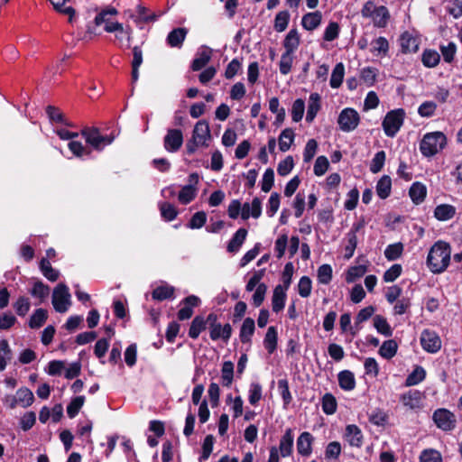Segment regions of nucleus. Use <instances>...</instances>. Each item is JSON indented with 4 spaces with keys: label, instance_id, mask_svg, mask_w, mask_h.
<instances>
[{
    "label": "nucleus",
    "instance_id": "nucleus-1",
    "mask_svg": "<svg viewBox=\"0 0 462 462\" xmlns=\"http://www.w3.org/2000/svg\"><path fill=\"white\" fill-rule=\"evenodd\" d=\"M451 249L448 243L443 241L436 242L430 250L427 263L432 273H439L444 272L450 262Z\"/></svg>",
    "mask_w": 462,
    "mask_h": 462
},
{
    "label": "nucleus",
    "instance_id": "nucleus-2",
    "mask_svg": "<svg viewBox=\"0 0 462 462\" xmlns=\"http://www.w3.org/2000/svg\"><path fill=\"white\" fill-rule=\"evenodd\" d=\"M211 139L210 129L208 122L200 120L196 123L191 138L186 143V151L193 154L199 146L208 147Z\"/></svg>",
    "mask_w": 462,
    "mask_h": 462
},
{
    "label": "nucleus",
    "instance_id": "nucleus-3",
    "mask_svg": "<svg viewBox=\"0 0 462 462\" xmlns=\"http://www.w3.org/2000/svg\"><path fill=\"white\" fill-rule=\"evenodd\" d=\"M446 144L447 137L442 132L428 133L420 143V150L424 156L430 157L443 150Z\"/></svg>",
    "mask_w": 462,
    "mask_h": 462
},
{
    "label": "nucleus",
    "instance_id": "nucleus-4",
    "mask_svg": "<svg viewBox=\"0 0 462 462\" xmlns=\"http://www.w3.org/2000/svg\"><path fill=\"white\" fill-rule=\"evenodd\" d=\"M81 135L85 138L87 144H88L93 150L101 152L103 149L111 144L115 138V134L104 135L100 133L98 128L96 127H86L81 131Z\"/></svg>",
    "mask_w": 462,
    "mask_h": 462
},
{
    "label": "nucleus",
    "instance_id": "nucleus-5",
    "mask_svg": "<svg viewBox=\"0 0 462 462\" xmlns=\"http://www.w3.org/2000/svg\"><path fill=\"white\" fill-rule=\"evenodd\" d=\"M107 15L108 12H101L97 14L95 17V24L97 26L104 24V29L107 32H120L121 34H125L126 46L129 47L133 34L132 28H125L120 23L109 21Z\"/></svg>",
    "mask_w": 462,
    "mask_h": 462
},
{
    "label": "nucleus",
    "instance_id": "nucleus-6",
    "mask_svg": "<svg viewBox=\"0 0 462 462\" xmlns=\"http://www.w3.org/2000/svg\"><path fill=\"white\" fill-rule=\"evenodd\" d=\"M51 301L57 312L64 313L68 311L71 305V295L68 286L64 283H59L53 290Z\"/></svg>",
    "mask_w": 462,
    "mask_h": 462
},
{
    "label": "nucleus",
    "instance_id": "nucleus-7",
    "mask_svg": "<svg viewBox=\"0 0 462 462\" xmlns=\"http://www.w3.org/2000/svg\"><path fill=\"white\" fill-rule=\"evenodd\" d=\"M360 123L358 112L351 107L344 108L338 115L337 124L339 129L345 133L356 130Z\"/></svg>",
    "mask_w": 462,
    "mask_h": 462
},
{
    "label": "nucleus",
    "instance_id": "nucleus-8",
    "mask_svg": "<svg viewBox=\"0 0 462 462\" xmlns=\"http://www.w3.org/2000/svg\"><path fill=\"white\" fill-rule=\"evenodd\" d=\"M403 122V110L396 109L388 112L383 121V129L389 137H393L400 130Z\"/></svg>",
    "mask_w": 462,
    "mask_h": 462
},
{
    "label": "nucleus",
    "instance_id": "nucleus-9",
    "mask_svg": "<svg viewBox=\"0 0 462 462\" xmlns=\"http://www.w3.org/2000/svg\"><path fill=\"white\" fill-rule=\"evenodd\" d=\"M432 419L437 427L442 430L449 431L455 429L456 416L450 411L441 408L434 411Z\"/></svg>",
    "mask_w": 462,
    "mask_h": 462
},
{
    "label": "nucleus",
    "instance_id": "nucleus-10",
    "mask_svg": "<svg viewBox=\"0 0 462 462\" xmlns=\"http://www.w3.org/2000/svg\"><path fill=\"white\" fill-rule=\"evenodd\" d=\"M420 345L428 353H437L441 348V339L439 335L430 329H424L420 335Z\"/></svg>",
    "mask_w": 462,
    "mask_h": 462
},
{
    "label": "nucleus",
    "instance_id": "nucleus-11",
    "mask_svg": "<svg viewBox=\"0 0 462 462\" xmlns=\"http://www.w3.org/2000/svg\"><path fill=\"white\" fill-rule=\"evenodd\" d=\"M183 143V134L180 129H169L163 139L164 149L169 152H176Z\"/></svg>",
    "mask_w": 462,
    "mask_h": 462
},
{
    "label": "nucleus",
    "instance_id": "nucleus-12",
    "mask_svg": "<svg viewBox=\"0 0 462 462\" xmlns=\"http://www.w3.org/2000/svg\"><path fill=\"white\" fill-rule=\"evenodd\" d=\"M198 181L199 175L197 173H192L189 176L190 183L182 187L178 195V199L181 204H189L196 198L198 193V188L196 187V184L198 183Z\"/></svg>",
    "mask_w": 462,
    "mask_h": 462
},
{
    "label": "nucleus",
    "instance_id": "nucleus-13",
    "mask_svg": "<svg viewBox=\"0 0 462 462\" xmlns=\"http://www.w3.org/2000/svg\"><path fill=\"white\" fill-rule=\"evenodd\" d=\"M232 335V327L229 323L225 325L219 324H210L209 326V336L213 341H217L218 339L223 340L225 343H227Z\"/></svg>",
    "mask_w": 462,
    "mask_h": 462
},
{
    "label": "nucleus",
    "instance_id": "nucleus-14",
    "mask_svg": "<svg viewBox=\"0 0 462 462\" xmlns=\"http://www.w3.org/2000/svg\"><path fill=\"white\" fill-rule=\"evenodd\" d=\"M212 52V49L208 46L200 47L192 61V70L198 71L203 69L211 60Z\"/></svg>",
    "mask_w": 462,
    "mask_h": 462
},
{
    "label": "nucleus",
    "instance_id": "nucleus-15",
    "mask_svg": "<svg viewBox=\"0 0 462 462\" xmlns=\"http://www.w3.org/2000/svg\"><path fill=\"white\" fill-rule=\"evenodd\" d=\"M262 214V202L258 198H254L251 203H244L242 206L241 217L243 219H248L250 217L258 218Z\"/></svg>",
    "mask_w": 462,
    "mask_h": 462
},
{
    "label": "nucleus",
    "instance_id": "nucleus-16",
    "mask_svg": "<svg viewBox=\"0 0 462 462\" xmlns=\"http://www.w3.org/2000/svg\"><path fill=\"white\" fill-rule=\"evenodd\" d=\"M294 438L291 429H287L282 436L279 443L278 451L282 457L291 456L293 449Z\"/></svg>",
    "mask_w": 462,
    "mask_h": 462
},
{
    "label": "nucleus",
    "instance_id": "nucleus-17",
    "mask_svg": "<svg viewBox=\"0 0 462 462\" xmlns=\"http://www.w3.org/2000/svg\"><path fill=\"white\" fill-rule=\"evenodd\" d=\"M313 437L310 432H302L297 439V451L304 457H308L312 452Z\"/></svg>",
    "mask_w": 462,
    "mask_h": 462
},
{
    "label": "nucleus",
    "instance_id": "nucleus-18",
    "mask_svg": "<svg viewBox=\"0 0 462 462\" xmlns=\"http://www.w3.org/2000/svg\"><path fill=\"white\" fill-rule=\"evenodd\" d=\"M345 439L352 447H361L363 443V434L361 430L354 424L346 427Z\"/></svg>",
    "mask_w": 462,
    "mask_h": 462
},
{
    "label": "nucleus",
    "instance_id": "nucleus-19",
    "mask_svg": "<svg viewBox=\"0 0 462 462\" xmlns=\"http://www.w3.org/2000/svg\"><path fill=\"white\" fill-rule=\"evenodd\" d=\"M286 291V288L281 284L274 288L272 298V307L274 312L278 313L283 310L287 297Z\"/></svg>",
    "mask_w": 462,
    "mask_h": 462
},
{
    "label": "nucleus",
    "instance_id": "nucleus-20",
    "mask_svg": "<svg viewBox=\"0 0 462 462\" xmlns=\"http://www.w3.org/2000/svg\"><path fill=\"white\" fill-rule=\"evenodd\" d=\"M360 228V225H355L346 235V245L345 246V258L350 259L355 253L357 245L356 233Z\"/></svg>",
    "mask_w": 462,
    "mask_h": 462
},
{
    "label": "nucleus",
    "instance_id": "nucleus-21",
    "mask_svg": "<svg viewBox=\"0 0 462 462\" xmlns=\"http://www.w3.org/2000/svg\"><path fill=\"white\" fill-rule=\"evenodd\" d=\"M427 195L426 186L419 181L414 182L409 189V196L415 205L422 203Z\"/></svg>",
    "mask_w": 462,
    "mask_h": 462
},
{
    "label": "nucleus",
    "instance_id": "nucleus-22",
    "mask_svg": "<svg viewBox=\"0 0 462 462\" xmlns=\"http://www.w3.org/2000/svg\"><path fill=\"white\" fill-rule=\"evenodd\" d=\"M300 42V33L297 29H291L286 34L283 41L285 52L294 53Z\"/></svg>",
    "mask_w": 462,
    "mask_h": 462
},
{
    "label": "nucleus",
    "instance_id": "nucleus-23",
    "mask_svg": "<svg viewBox=\"0 0 462 462\" xmlns=\"http://www.w3.org/2000/svg\"><path fill=\"white\" fill-rule=\"evenodd\" d=\"M338 384L344 391H352L356 387V378L349 370H343L337 374Z\"/></svg>",
    "mask_w": 462,
    "mask_h": 462
},
{
    "label": "nucleus",
    "instance_id": "nucleus-24",
    "mask_svg": "<svg viewBox=\"0 0 462 462\" xmlns=\"http://www.w3.org/2000/svg\"><path fill=\"white\" fill-rule=\"evenodd\" d=\"M322 15L319 11L308 13L303 15L301 20L302 27L307 31H313L318 28L321 23Z\"/></svg>",
    "mask_w": 462,
    "mask_h": 462
},
{
    "label": "nucleus",
    "instance_id": "nucleus-25",
    "mask_svg": "<svg viewBox=\"0 0 462 462\" xmlns=\"http://www.w3.org/2000/svg\"><path fill=\"white\" fill-rule=\"evenodd\" d=\"M255 330L254 320L252 318H246L241 326L239 337L242 343H250Z\"/></svg>",
    "mask_w": 462,
    "mask_h": 462
},
{
    "label": "nucleus",
    "instance_id": "nucleus-26",
    "mask_svg": "<svg viewBox=\"0 0 462 462\" xmlns=\"http://www.w3.org/2000/svg\"><path fill=\"white\" fill-rule=\"evenodd\" d=\"M246 236L247 230L245 228H239L229 241L227 245V251L233 254L237 253L245 241Z\"/></svg>",
    "mask_w": 462,
    "mask_h": 462
},
{
    "label": "nucleus",
    "instance_id": "nucleus-27",
    "mask_svg": "<svg viewBox=\"0 0 462 462\" xmlns=\"http://www.w3.org/2000/svg\"><path fill=\"white\" fill-rule=\"evenodd\" d=\"M320 109V96L318 93H311L309 97L306 120L312 122Z\"/></svg>",
    "mask_w": 462,
    "mask_h": 462
},
{
    "label": "nucleus",
    "instance_id": "nucleus-28",
    "mask_svg": "<svg viewBox=\"0 0 462 462\" xmlns=\"http://www.w3.org/2000/svg\"><path fill=\"white\" fill-rule=\"evenodd\" d=\"M456 214V208L449 204H440L434 210L435 217L439 221L451 219Z\"/></svg>",
    "mask_w": 462,
    "mask_h": 462
},
{
    "label": "nucleus",
    "instance_id": "nucleus-29",
    "mask_svg": "<svg viewBox=\"0 0 462 462\" xmlns=\"http://www.w3.org/2000/svg\"><path fill=\"white\" fill-rule=\"evenodd\" d=\"M136 13V14H131L130 18L138 26H141V24L143 23L153 22L156 19V15L154 14H148V10L141 5H137Z\"/></svg>",
    "mask_w": 462,
    "mask_h": 462
},
{
    "label": "nucleus",
    "instance_id": "nucleus-30",
    "mask_svg": "<svg viewBox=\"0 0 462 462\" xmlns=\"http://www.w3.org/2000/svg\"><path fill=\"white\" fill-rule=\"evenodd\" d=\"M278 335L275 327H269L263 338V346L269 354L277 348Z\"/></svg>",
    "mask_w": 462,
    "mask_h": 462
},
{
    "label": "nucleus",
    "instance_id": "nucleus-31",
    "mask_svg": "<svg viewBox=\"0 0 462 462\" xmlns=\"http://www.w3.org/2000/svg\"><path fill=\"white\" fill-rule=\"evenodd\" d=\"M15 395L17 396L19 406L23 408L30 407L34 402V395L27 387L19 388L16 391Z\"/></svg>",
    "mask_w": 462,
    "mask_h": 462
},
{
    "label": "nucleus",
    "instance_id": "nucleus-32",
    "mask_svg": "<svg viewBox=\"0 0 462 462\" xmlns=\"http://www.w3.org/2000/svg\"><path fill=\"white\" fill-rule=\"evenodd\" d=\"M187 30L185 28L174 29L168 34L167 42L171 47H180L185 40Z\"/></svg>",
    "mask_w": 462,
    "mask_h": 462
},
{
    "label": "nucleus",
    "instance_id": "nucleus-33",
    "mask_svg": "<svg viewBox=\"0 0 462 462\" xmlns=\"http://www.w3.org/2000/svg\"><path fill=\"white\" fill-rule=\"evenodd\" d=\"M426 377V371L420 365H414L412 371L406 377V385H416Z\"/></svg>",
    "mask_w": 462,
    "mask_h": 462
},
{
    "label": "nucleus",
    "instance_id": "nucleus-34",
    "mask_svg": "<svg viewBox=\"0 0 462 462\" xmlns=\"http://www.w3.org/2000/svg\"><path fill=\"white\" fill-rule=\"evenodd\" d=\"M12 359V350L6 339L0 340V372L4 371Z\"/></svg>",
    "mask_w": 462,
    "mask_h": 462
},
{
    "label": "nucleus",
    "instance_id": "nucleus-35",
    "mask_svg": "<svg viewBox=\"0 0 462 462\" xmlns=\"http://www.w3.org/2000/svg\"><path fill=\"white\" fill-rule=\"evenodd\" d=\"M398 345L395 340L389 339L383 343L379 348V355L385 359L393 358L397 352Z\"/></svg>",
    "mask_w": 462,
    "mask_h": 462
},
{
    "label": "nucleus",
    "instance_id": "nucleus-36",
    "mask_svg": "<svg viewBox=\"0 0 462 462\" xmlns=\"http://www.w3.org/2000/svg\"><path fill=\"white\" fill-rule=\"evenodd\" d=\"M345 76V66L342 62L337 63L333 69L330 77V87L332 88H337L341 86Z\"/></svg>",
    "mask_w": 462,
    "mask_h": 462
},
{
    "label": "nucleus",
    "instance_id": "nucleus-37",
    "mask_svg": "<svg viewBox=\"0 0 462 462\" xmlns=\"http://www.w3.org/2000/svg\"><path fill=\"white\" fill-rule=\"evenodd\" d=\"M32 297L40 300V303L45 300L49 296L50 288L41 281H36L33 283L32 288L30 291Z\"/></svg>",
    "mask_w": 462,
    "mask_h": 462
},
{
    "label": "nucleus",
    "instance_id": "nucleus-38",
    "mask_svg": "<svg viewBox=\"0 0 462 462\" xmlns=\"http://www.w3.org/2000/svg\"><path fill=\"white\" fill-rule=\"evenodd\" d=\"M161 216L166 221H172L176 218L178 215L177 208L169 202H159L158 204Z\"/></svg>",
    "mask_w": 462,
    "mask_h": 462
},
{
    "label": "nucleus",
    "instance_id": "nucleus-39",
    "mask_svg": "<svg viewBox=\"0 0 462 462\" xmlns=\"http://www.w3.org/2000/svg\"><path fill=\"white\" fill-rule=\"evenodd\" d=\"M391 178L383 175L376 184V193L381 199H386L391 193Z\"/></svg>",
    "mask_w": 462,
    "mask_h": 462
},
{
    "label": "nucleus",
    "instance_id": "nucleus-40",
    "mask_svg": "<svg viewBox=\"0 0 462 462\" xmlns=\"http://www.w3.org/2000/svg\"><path fill=\"white\" fill-rule=\"evenodd\" d=\"M206 328V320L202 316H197L193 319L189 329V336L196 339L199 337L201 331Z\"/></svg>",
    "mask_w": 462,
    "mask_h": 462
},
{
    "label": "nucleus",
    "instance_id": "nucleus-41",
    "mask_svg": "<svg viewBox=\"0 0 462 462\" xmlns=\"http://www.w3.org/2000/svg\"><path fill=\"white\" fill-rule=\"evenodd\" d=\"M389 19V12L383 5L378 6V10L373 14L371 20L375 27H384Z\"/></svg>",
    "mask_w": 462,
    "mask_h": 462
},
{
    "label": "nucleus",
    "instance_id": "nucleus-42",
    "mask_svg": "<svg viewBox=\"0 0 462 462\" xmlns=\"http://www.w3.org/2000/svg\"><path fill=\"white\" fill-rule=\"evenodd\" d=\"M294 140V132L291 128L284 129L279 137V148L282 152H287Z\"/></svg>",
    "mask_w": 462,
    "mask_h": 462
},
{
    "label": "nucleus",
    "instance_id": "nucleus-43",
    "mask_svg": "<svg viewBox=\"0 0 462 462\" xmlns=\"http://www.w3.org/2000/svg\"><path fill=\"white\" fill-rule=\"evenodd\" d=\"M234 378V364L231 361H225L221 369V379L224 386L229 387Z\"/></svg>",
    "mask_w": 462,
    "mask_h": 462
},
{
    "label": "nucleus",
    "instance_id": "nucleus-44",
    "mask_svg": "<svg viewBox=\"0 0 462 462\" xmlns=\"http://www.w3.org/2000/svg\"><path fill=\"white\" fill-rule=\"evenodd\" d=\"M322 411L328 415H332L337 411V400L331 393H325L321 400Z\"/></svg>",
    "mask_w": 462,
    "mask_h": 462
},
{
    "label": "nucleus",
    "instance_id": "nucleus-45",
    "mask_svg": "<svg viewBox=\"0 0 462 462\" xmlns=\"http://www.w3.org/2000/svg\"><path fill=\"white\" fill-rule=\"evenodd\" d=\"M48 319V312L43 309H37L31 316L29 326L31 328L42 327Z\"/></svg>",
    "mask_w": 462,
    "mask_h": 462
},
{
    "label": "nucleus",
    "instance_id": "nucleus-46",
    "mask_svg": "<svg viewBox=\"0 0 462 462\" xmlns=\"http://www.w3.org/2000/svg\"><path fill=\"white\" fill-rule=\"evenodd\" d=\"M69 149L78 158L89 157L91 150L78 141H70L68 144Z\"/></svg>",
    "mask_w": 462,
    "mask_h": 462
},
{
    "label": "nucleus",
    "instance_id": "nucleus-47",
    "mask_svg": "<svg viewBox=\"0 0 462 462\" xmlns=\"http://www.w3.org/2000/svg\"><path fill=\"white\" fill-rule=\"evenodd\" d=\"M440 60V55L434 50H425L422 54V63L427 68L436 67Z\"/></svg>",
    "mask_w": 462,
    "mask_h": 462
},
{
    "label": "nucleus",
    "instance_id": "nucleus-48",
    "mask_svg": "<svg viewBox=\"0 0 462 462\" xmlns=\"http://www.w3.org/2000/svg\"><path fill=\"white\" fill-rule=\"evenodd\" d=\"M290 22V14L288 11H280L277 13L274 19V30L282 32L286 30Z\"/></svg>",
    "mask_w": 462,
    "mask_h": 462
},
{
    "label": "nucleus",
    "instance_id": "nucleus-49",
    "mask_svg": "<svg viewBox=\"0 0 462 462\" xmlns=\"http://www.w3.org/2000/svg\"><path fill=\"white\" fill-rule=\"evenodd\" d=\"M40 268L42 274L51 282H55L58 280L60 273L59 271L53 269L51 265V263L47 259H42L40 263Z\"/></svg>",
    "mask_w": 462,
    "mask_h": 462
},
{
    "label": "nucleus",
    "instance_id": "nucleus-50",
    "mask_svg": "<svg viewBox=\"0 0 462 462\" xmlns=\"http://www.w3.org/2000/svg\"><path fill=\"white\" fill-rule=\"evenodd\" d=\"M174 288L170 285H162L152 291V298L157 300H164L172 298Z\"/></svg>",
    "mask_w": 462,
    "mask_h": 462
},
{
    "label": "nucleus",
    "instance_id": "nucleus-51",
    "mask_svg": "<svg viewBox=\"0 0 462 462\" xmlns=\"http://www.w3.org/2000/svg\"><path fill=\"white\" fill-rule=\"evenodd\" d=\"M226 403L230 405L234 419H237L243 414L244 402L240 396L233 398L231 395H228Z\"/></svg>",
    "mask_w": 462,
    "mask_h": 462
},
{
    "label": "nucleus",
    "instance_id": "nucleus-52",
    "mask_svg": "<svg viewBox=\"0 0 462 462\" xmlns=\"http://www.w3.org/2000/svg\"><path fill=\"white\" fill-rule=\"evenodd\" d=\"M332 267L329 264H322L319 267L317 272L318 282L320 284L327 285L332 280Z\"/></svg>",
    "mask_w": 462,
    "mask_h": 462
},
{
    "label": "nucleus",
    "instance_id": "nucleus-53",
    "mask_svg": "<svg viewBox=\"0 0 462 462\" xmlns=\"http://www.w3.org/2000/svg\"><path fill=\"white\" fill-rule=\"evenodd\" d=\"M374 326L378 333L386 337L392 335L391 327L383 316L376 315L374 317Z\"/></svg>",
    "mask_w": 462,
    "mask_h": 462
},
{
    "label": "nucleus",
    "instance_id": "nucleus-54",
    "mask_svg": "<svg viewBox=\"0 0 462 462\" xmlns=\"http://www.w3.org/2000/svg\"><path fill=\"white\" fill-rule=\"evenodd\" d=\"M294 56L293 53L283 52L281 56V60L279 62V69L281 74L287 75L291 72L292 63H293Z\"/></svg>",
    "mask_w": 462,
    "mask_h": 462
},
{
    "label": "nucleus",
    "instance_id": "nucleus-55",
    "mask_svg": "<svg viewBox=\"0 0 462 462\" xmlns=\"http://www.w3.org/2000/svg\"><path fill=\"white\" fill-rule=\"evenodd\" d=\"M420 35L413 31L411 33L406 32V51L416 52L420 45Z\"/></svg>",
    "mask_w": 462,
    "mask_h": 462
},
{
    "label": "nucleus",
    "instance_id": "nucleus-56",
    "mask_svg": "<svg viewBox=\"0 0 462 462\" xmlns=\"http://www.w3.org/2000/svg\"><path fill=\"white\" fill-rule=\"evenodd\" d=\"M312 282L309 276H302L298 282V292L300 297L308 298L311 294Z\"/></svg>",
    "mask_w": 462,
    "mask_h": 462
},
{
    "label": "nucleus",
    "instance_id": "nucleus-57",
    "mask_svg": "<svg viewBox=\"0 0 462 462\" xmlns=\"http://www.w3.org/2000/svg\"><path fill=\"white\" fill-rule=\"evenodd\" d=\"M305 102L301 98L296 99L291 106V118L293 122H300L304 115Z\"/></svg>",
    "mask_w": 462,
    "mask_h": 462
},
{
    "label": "nucleus",
    "instance_id": "nucleus-58",
    "mask_svg": "<svg viewBox=\"0 0 462 462\" xmlns=\"http://www.w3.org/2000/svg\"><path fill=\"white\" fill-rule=\"evenodd\" d=\"M248 401L252 405H255L262 399L263 388L258 383H252L248 392Z\"/></svg>",
    "mask_w": 462,
    "mask_h": 462
},
{
    "label": "nucleus",
    "instance_id": "nucleus-59",
    "mask_svg": "<svg viewBox=\"0 0 462 462\" xmlns=\"http://www.w3.org/2000/svg\"><path fill=\"white\" fill-rule=\"evenodd\" d=\"M278 389H279L280 394L282 396V399L283 401V405H284V407H287L292 400V396L290 392L288 381L285 379L279 380L278 381Z\"/></svg>",
    "mask_w": 462,
    "mask_h": 462
},
{
    "label": "nucleus",
    "instance_id": "nucleus-60",
    "mask_svg": "<svg viewBox=\"0 0 462 462\" xmlns=\"http://www.w3.org/2000/svg\"><path fill=\"white\" fill-rule=\"evenodd\" d=\"M31 308L30 300L27 297H19L14 304V309L17 315L23 317L25 316Z\"/></svg>",
    "mask_w": 462,
    "mask_h": 462
},
{
    "label": "nucleus",
    "instance_id": "nucleus-61",
    "mask_svg": "<svg viewBox=\"0 0 462 462\" xmlns=\"http://www.w3.org/2000/svg\"><path fill=\"white\" fill-rule=\"evenodd\" d=\"M85 402L84 396H77L71 400L67 407V413L69 418H74Z\"/></svg>",
    "mask_w": 462,
    "mask_h": 462
},
{
    "label": "nucleus",
    "instance_id": "nucleus-62",
    "mask_svg": "<svg viewBox=\"0 0 462 462\" xmlns=\"http://www.w3.org/2000/svg\"><path fill=\"white\" fill-rule=\"evenodd\" d=\"M385 152L383 151H380L374 154L370 163L371 172L377 173L383 169L385 162Z\"/></svg>",
    "mask_w": 462,
    "mask_h": 462
},
{
    "label": "nucleus",
    "instance_id": "nucleus-63",
    "mask_svg": "<svg viewBox=\"0 0 462 462\" xmlns=\"http://www.w3.org/2000/svg\"><path fill=\"white\" fill-rule=\"evenodd\" d=\"M294 167L292 156L289 155L284 160L281 161L277 167V172L280 176L288 175Z\"/></svg>",
    "mask_w": 462,
    "mask_h": 462
},
{
    "label": "nucleus",
    "instance_id": "nucleus-64",
    "mask_svg": "<svg viewBox=\"0 0 462 462\" xmlns=\"http://www.w3.org/2000/svg\"><path fill=\"white\" fill-rule=\"evenodd\" d=\"M420 462H442L441 454L435 449H425L420 456Z\"/></svg>",
    "mask_w": 462,
    "mask_h": 462
}]
</instances>
